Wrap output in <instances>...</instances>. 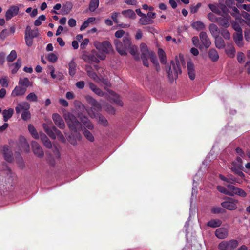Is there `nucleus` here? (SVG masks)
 <instances>
[{
	"mask_svg": "<svg viewBox=\"0 0 250 250\" xmlns=\"http://www.w3.org/2000/svg\"><path fill=\"white\" fill-rule=\"evenodd\" d=\"M114 44L116 51L119 54L125 56L127 54L126 51L128 50L131 55L137 54V47L131 44V39L128 34L124 36L123 38V42L118 39H115Z\"/></svg>",
	"mask_w": 250,
	"mask_h": 250,
	"instance_id": "1",
	"label": "nucleus"
},
{
	"mask_svg": "<svg viewBox=\"0 0 250 250\" xmlns=\"http://www.w3.org/2000/svg\"><path fill=\"white\" fill-rule=\"evenodd\" d=\"M43 130H45L46 134L52 139H55L56 136H57L59 139L62 142H65V137L62 133L61 131L56 128V127L52 124H43Z\"/></svg>",
	"mask_w": 250,
	"mask_h": 250,
	"instance_id": "2",
	"label": "nucleus"
},
{
	"mask_svg": "<svg viewBox=\"0 0 250 250\" xmlns=\"http://www.w3.org/2000/svg\"><path fill=\"white\" fill-rule=\"evenodd\" d=\"M180 62L176 59L175 62L171 61L170 67L167 72L168 77L170 79H176L178 77V74H181L182 71L181 69L180 63L184 62L183 58H180Z\"/></svg>",
	"mask_w": 250,
	"mask_h": 250,
	"instance_id": "3",
	"label": "nucleus"
},
{
	"mask_svg": "<svg viewBox=\"0 0 250 250\" xmlns=\"http://www.w3.org/2000/svg\"><path fill=\"white\" fill-rule=\"evenodd\" d=\"M106 58V55L104 54L93 50L89 54H85L82 55V59L87 62H94L99 63L100 60H104Z\"/></svg>",
	"mask_w": 250,
	"mask_h": 250,
	"instance_id": "4",
	"label": "nucleus"
},
{
	"mask_svg": "<svg viewBox=\"0 0 250 250\" xmlns=\"http://www.w3.org/2000/svg\"><path fill=\"white\" fill-rule=\"evenodd\" d=\"M65 121L67 123L70 130L76 132L81 128V124L72 113H68L65 117Z\"/></svg>",
	"mask_w": 250,
	"mask_h": 250,
	"instance_id": "5",
	"label": "nucleus"
},
{
	"mask_svg": "<svg viewBox=\"0 0 250 250\" xmlns=\"http://www.w3.org/2000/svg\"><path fill=\"white\" fill-rule=\"evenodd\" d=\"M94 46L97 50L102 51L101 53L104 54H108L112 51L111 44L109 41H103L102 42L96 41L94 42Z\"/></svg>",
	"mask_w": 250,
	"mask_h": 250,
	"instance_id": "6",
	"label": "nucleus"
},
{
	"mask_svg": "<svg viewBox=\"0 0 250 250\" xmlns=\"http://www.w3.org/2000/svg\"><path fill=\"white\" fill-rule=\"evenodd\" d=\"M238 245L237 240L223 241L219 243L218 248L220 250H233Z\"/></svg>",
	"mask_w": 250,
	"mask_h": 250,
	"instance_id": "7",
	"label": "nucleus"
},
{
	"mask_svg": "<svg viewBox=\"0 0 250 250\" xmlns=\"http://www.w3.org/2000/svg\"><path fill=\"white\" fill-rule=\"evenodd\" d=\"M238 201L232 198L228 197L226 200L221 204L222 207L229 210H235L237 208Z\"/></svg>",
	"mask_w": 250,
	"mask_h": 250,
	"instance_id": "8",
	"label": "nucleus"
},
{
	"mask_svg": "<svg viewBox=\"0 0 250 250\" xmlns=\"http://www.w3.org/2000/svg\"><path fill=\"white\" fill-rule=\"evenodd\" d=\"M231 20V17L228 14H225L218 17V21L216 23L220 26L223 28H228L229 27V21Z\"/></svg>",
	"mask_w": 250,
	"mask_h": 250,
	"instance_id": "9",
	"label": "nucleus"
},
{
	"mask_svg": "<svg viewBox=\"0 0 250 250\" xmlns=\"http://www.w3.org/2000/svg\"><path fill=\"white\" fill-rule=\"evenodd\" d=\"M227 188H228L229 190L231 191L232 194H233V196L234 195H236L241 197H246L247 196V193H246L244 190L238 188L234 186L228 184L227 185Z\"/></svg>",
	"mask_w": 250,
	"mask_h": 250,
	"instance_id": "10",
	"label": "nucleus"
},
{
	"mask_svg": "<svg viewBox=\"0 0 250 250\" xmlns=\"http://www.w3.org/2000/svg\"><path fill=\"white\" fill-rule=\"evenodd\" d=\"M20 8L16 5H12L9 8L5 13V19L6 21H9L12 18L16 16L19 12Z\"/></svg>",
	"mask_w": 250,
	"mask_h": 250,
	"instance_id": "11",
	"label": "nucleus"
},
{
	"mask_svg": "<svg viewBox=\"0 0 250 250\" xmlns=\"http://www.w3.org/2000/svg\"><path fill=\"white\" fill-rule=\"evenodd\" d=\"M52 119L54 124L57 127L61 129H63L65 127V124L64 120L58 113H53L52 115Z\"/></svg>",
	"mask_w": 250,
	"mask_h": 250,
	"instance_id": "12",
	"label": "nucleus"
},
{
	"mask_svg": "<svg viewBox=\"0 0 250 250\" xmlns=\"http://www.w3.org/2000/svg\"><path fill=\"white\" fill-rule=\"evenodd\" d=\"M31 146L32 151H33L34 154L39 158H42L43 157L44 153L39 144L36 141H32L31 142Z\"/></svg>",
	"mask_w": 250,
	"mask_h": 250,
	"instance_id": "13",
	"label": "nucleus"
},
{
	"mask_svg": "<svg viewBox=\"0 0 250 250\" xmlns=\"http://www.w3.org/2000/svg\"><path fill=\"white\" fill-rule=\"evenodd\" d=\"M199 38L204 47L208 48L210 47L211 41L206 32H200L199 33Z\"/></svg>",
	"mask_w": 250,
	"mask_h": 250,
	"instance_id": "14",
	"label": "nucleus"
},
{
	"mask_svg": "<svg viewBox=\"0 0 250 250\" xmlns=\"http://www.w3.org/2000/svg\"><path fill=\"white\" fill-rule=\"evenodd\" d=\"M215 235L220 239H224L228 236V229L224 227L218 228L215 231Z\"/></svg>",
	"mask_w": 250,
	"mask_h": 250,
	"instance_id": "15",
	"label": "nucleus"
},
{
	"mask_svg": "<svg viewBox=\"0 0 250 250\" xmlns=\"http://www.w3.org/2000/svg\"><path fill=\"white\" fill-rule=\"evenodd\" d=\"M19 146L21 151L26 152H28L30 151V146L28 144L26 139L23 137H20Z\"/></svg>",
	"mask_w": 250,
	"mask_h": 250,
	"instance_id": "16",
	"label": "nucleus"
},
{
	"mask_svg": "<svg viewBox=\"0 0 250 250\" xmlns=\"http://www.w3.org/2000/svg\"><path fill=\"white\" fill-rule=\"evenodd\" d=\"M30 108V105L27 102H23L18 104L15 108L16 114H18L22 111H28Z\"/></svg>",
	"mask_w": 250,
	"mask_h": 250,
	"instance_id": "17",
	"label": "nucleus"
},
{
	"mask_svg": "<svg viewBox=\"0 0 250 250\" xmlns=\"http://www.w3.org/2000/svg\"><path fill=\"white\" fill-rule=\"evenodd\" d=\"M2 152H3L5 160L8 162H11L13 160L12 153L9 149L8 145L4 146Z\"/></svg>",
	"mask_w": 250,
	"mask_h": 250,
	"instance_id": "18",
	"label": "nucleus"
},
{
	"mask_svg": "<svg viewBox=\"0 0 250 250\" xmlns=\"http://www.w3.org/2000/svg\"><path fill=\"white\" fill-rule=\"evenodd\" d=\"M26 87L16 86L12 90L11 95L13 97L23 96L26 92Z\"/></svg>",
	"mask_w": 250,
	"mask_h": 250,
	"instance_id": "19",
	"label": "nucleus"
},
{
	"mask_svg": "<svg viewBox=\"0 0 250 250\" xmlns=\"http://www.w3.org/2000/svg\"><path fill=\"white\" fill-rule=\"evenodd\" d=\"M213 38H214V44L216 48L219 49L225 48L226 44L222 37L218 36Z\"/></svg>",
	"mask_w": 250,
	"mask_h": 250,
	"instance_id": "20",
	"label": "nucleus"
},
{
	"mask_svg": "<svg viewBox=\"0 0 250 250\" xmlns=\"http://www.w3.org/2000/svg\"><path fill=\"white\" fill-rule=\"evenodd\" d=\"M187 69L188 77L190 78L191 80H194L195 78L194 63L191 62H188Z\"/></svg>",
	"mask_w": 250,
	"mask_h": 250,
	"instance_id": "21",
	"label": "nucleus"
},
{
	"mask_svg": "<svg viewBox=\"0 0 250 250\" xmlns=\"http://www.w3.org/2000/svg\"><path fill=\"white\" fill-rule=\"evenodd\" d=\"M233 38L234 42L239 47H242L244 44L242 42L243 36L242 33H234L233 34Z\"/></svg>",
	"mask_w": 250,
	"mask_h": 250,
	"instance_id": "22",
	"label": "nucleus"
},
{
	"mask_svg": "<svg viewBox=\"0 0 250 250\" xmlns=\"http://www.w3.org/2000/svg\"><path fill=\"white\" fill-rule=\"evenodd\" d=\"M233 167H231V170L233 173L236 174L238 176L241 178L245 177V174L242 171V165H238L237 166H235V163H232Z\"/></svg>",
	"mask_w": 250,
	"mask_h": 250,
	"instance_id": "23",
	"label": "nucleus"
},
{
	"mask_svg": "<svg viewBox=\"0 0 250 250\" xmlns=\"http://www.w3.org/2000/svg\"><path fill=\"white\" fill-rule=\"evenodd\" d=\"M209 30L213 37L218 36L221 29H219L217 25L211 23L209 25Z\"/></svg>",
	"mask_w": 250,
	"mask_h": 250,
	"instance_id": "24",
	"label": "nucleus"
},
{
	"mask_svg": "<svg viewBox=\"0 0 250 250\" xmlns=\"http://www.w3.org/2000/svg\"><path fill=\"white\" fill-rule=\"evenodd\" d=\"M14 114L13 109L10 108L8 110H4L2 111V114H3V121L6 122L8 121L10 118H12L13 114Z\"/></svg>",
	"mask_w": 250,
	"mask_h": 250,
	"instance_id": "25",
	"label": "nucleus"
},
{
	"mask_svg": "<svg viewBox=\"0 0 250 250\" xmlns=\"http://www.w3.org/2000/svg\"><path fill=\"white\" fill-rule=\"evenodd\" d=\"M87 100L89 104H90L92 106V108L94 110L97 111H100L101 109V106L99 103H98L95 99H93L92 97H88Z\"/></svg>",
	"mask_w": 250,
	"mask_h": 250,
	"instance_id": "26",
	"label": "nucleus"
},
{
	"mask_svg": "<svg viewBox=\"0 0 250 250\" xmlns=\"http://www.w3.org/2000/svg\"><path fill=\"white\" fill-rule=\"evenodd\" d=\"M19 84V86L26 87L27 88L28 87L31 86L32 83L27 77H24L23 78H20Z\"/></svg>",
	"mask_w": 250,
	"mask_h": 250,
	"instance_id": "27",
	"label": "nucleus"
},
{
	"mask_svg": "<svg viewBox=\"0 0 250 250\" xmlns=\"http://www.w3.org/2000/svg\"><path fill=\"white\" fill-rule=\"evenodd\" d=\"M85 71L87 72V75L89 77L95 80L97 78V75L95 72L93 71V67L91 65H86L85 66Z\"/></svg>",
	"mask_w": 250,
	"mask_h": 250,
	"instance_id": "28",
	"label": "nucleus"
},
{
	"mask_svg": "<svg viewBox=\"0 0 250 250\" xmlns=\"http://www.w3.org/2000/svg\"><path fill=\"white\" fill-rule=\"evenodd\" d=\"M208 57L212 62H216L219 59V55L217 51L214 49L211 48L208 51Z\"/></svg>",
	"mask_w": 250,
	"mask_h": 250,
	"instance_id": "29",
	"label": "nucleus"
},
{
	"mask_svg": "<svg viewBox=\"0 0 250 250\" xmlns=\"http://www.w3.org/2000/svg\"><path fill=\"white\" fill-rule=\"evenodd\" d=\"M77 64L73 60L70 61L68 64L69 74L73 77L76 74Z\"/></svg>",
	"mask_w": 250,
	"mask_h": 250,
	"instance_id": "30",
	"label": "nucleus"
},
{
	"mask_svg": "<svg viewBox=\"0 0 250 250\" xmlns=\"http://www.w3.org/2000/svg\"><path fill=\"white\" fill-rule=\"evenodd\" d=\"M192 28L195 29L196 31H201L206 28L202 21H197L193 22L191 24Z\"/></svg>",
	"mask_w": 250,
	"mask_h": 250,
	"instance_id": "31",
	"label": "nucleus"
},
{
	"mask_svg": "<svg viewBox=\"0 0 250 250\" xmlns=\"http://www.w3.org/2000/svg\"><path fill=\"white\" fill-rule=\"evenodd\" d=\"M222 221L216 219H211V220L208 222L207 225L208 227H210L211 228H217L221 226Z\"/></svg>",
	"mask_w": 250,
	"mask_h": 250,
	"instance_id": "32",
	"label": "nucleus"
},
{
	"mask_svg": "<svg viewBox=\"0 0 250 250\" xmlns=\"http://www.w3.org/2000/svg\"><path fill=\"white\" fill-rule=\"evenodd\" d=\"M89 87L92 91L95 93L96 94L102 96L104 95V93L103 91H102L100 88H99L95 84L92 83H89Z\"/></svg>",
	"mask_w": 250,
	"mask_h": 250,
	"instance_id": "33",
	"label": "nucleus"
},
{
	"mask_svg": "<svg viewBox=\"0 0 250 250\" xmlns=\"http://www.w3.org/2000/svg\"><path fill=\"white\" fill-rule=\"evenodd\" d=\"M122 14L126 18L134 19L136 18V14L133 10L127 9L122 11Z\"/></svg>",
	"mask_w": 250,
	"mask_h": 250,
	"instance_id": "34",
	"label": "nucleus"
},
{
	"mask_svg": "<svg viewBox=\"0 0 250 250\" xmlns=\"http://www.w3.org/2000/svg\"><path fill=\"white\" fill-rule=\"evenodd\" d=\"M73 8V4L70 2H66L65 4L62 6V11L64 14H68L72 10Z\"/></svg>",
	"mask_w": 250,
	"mask_h": 250,
	"instance_id": "35",
	"label": "nucleus"
},
{
	"mask_svg": "<svg viewBox=\"0 0 250 250\" xmlns=\"http://www.w3.org/2000/svg\"><path fill=\"white\" fill-rule=\"evenodd\" d=\"M139 22H140L141 25H147L152 24L153 23V21L147 18L146 15H144V16L141 17Z\"/></svg>",
	"mask_w": 250,
	"mask_h": 250,
	"instance_id": "36",
	"label": "nucleus"
},
{
	"mask_svg": "<svg viewBox=\"0 0 250 250\" xmlns=\"http://www.w3.org/2000/svg\"><path fill=\"white\" fill-rule=\"evenodd\" d=\"M99 0H91L89 1V10L90 11H94L99 7Z\"/></svg>",
	"mask_w": 250,
	"mask_h": 250,
	"instance_id": "37",
	"label": "nucleus"
},
{
	"mask_svg": "<svg viewBox=\"0 0 250 250\" xmlns=\"http://www.w3.org/2000/svg\"><path fill=\"white\" fill-rule=\"evenodd\" d=\"M28 129L29 130L30 134H31L33 138L35 139H38L39 138L38 132L36 131L35 127L31 124H29L28 125Z\"/></svg>",
	"mask_w": 250,
	"mask_h": 250,
	"instance_id": "38",
	"label": "nucleus"
},
{
	"mask_svg": "<svg viewBox=\"0 0 250 250\" xmlns=\"http://www.w3.org/2000/svg\"><path fill=\"white\" fill-rule=\"evenodd\" d=\"M94 21H95V18L91 17L88 18V19L84 21L83 23L82 24L80 27V30L83 31L84 30H85L86 28L88 27L89 24L90 23L93 22Z\"/></svg>",
	"mask_w": 250,
	"mask_h": 250,
	"instance_id": "39",
	"label": "nucleus"
},
{
	"mask_svg": "<svg viewBox=\"0 0 250 250\" xmlns=\"http://www.w3.org/2000/svg\"><path fill=\"white\" fill-rule=\"evenodd\" d=\"M158 57L160 58L161 63L162 64H165L166 62V58L164 51L161 48L158 49Z\"/></svg>",
	"mask_w": 250,
	"mask_h": 250,
	"instance_id": "40",
	"label": "nucleus"
},
{
	"mask_svg": "<svg viewBox=\"0 0 250 250\" xmlns=\"http://www.w3.org/2000/svg\"><path fill=\"white\" fill-rule=\"evenodd\" d=\"M225 52L226 54H227L230 58H233L236 53V51L235 50L234 47L233 45H231L226 49L225 50Z\"/></svg>",
	"mask_w": 250,
	"mask_h": 250,
	"instance_id": "41",
	"label": "nucleus"
},
{
	"mask_svg": "<svg viewBox=\"0 0 250 250\" xmlns=\"http://www.w3.org/2000/svg\"><path fill=\"white\" fill-rule=\"evenodd\" d=\"M225 28H221L220 34H221L222 38L226 40H229L230 38V34L229 30L225 29Z\"/></svg>",
	"mask_w": 250,
	"mask_h": 250,
	"instance_id": "42",
	"label": "nucleus"
},
{
	"mask_svg": "<svg viewBox=\"0 0 250 250\" xmlns=\"http://www.w3.org/2000/svg\"><path fill=\"white\" fill-rule=\"evenodd\" d=\"M82 123H83L85 127L89 130H92L93 128V125L91 123V122L88 120V118L86 117H84L83 119L82 120Z\"/></svg>",
	"mask_w": 250,
	"mask_h": 250,
	"instance_id": "43",
	"label": "nucleus"
},
{
	"mask_svg": "<svg viewBox=\"0 0 250 250\" xmlns=\"http://www.w3.org/2000/svg\"><path fill=\"white\" fill-rule=\"evenodd\" d=\"M217 190L221 193L227 195H229L230 196H233V194L229 190H227L224 187L222 186H218L217 187Z\"/></svg>",
	"mask_w": 250,
	"mask_h": 250,
	"instance_id": "44",
	"label": "nucleus"
},
{
	"mask_svg": "<svg viewBox=\"0 0 250 250\" xmlns=\"http://www.w3.org/2000/svg\"><path fill=\"white\" fill-rule=\"evenodd\" d=\"M17 58V53L15 50H12L7 57V61L8 62H12Z\"/></svg>",
	"mask_w": 250,
	"mask_h": 250,
	"instance_id": "45",
	"label": "nucleus"
},
{
	"mask_svg": "<svg viewBox=\"0 0 250 250\" xmlns=\"http://www.w3.org/2000/svg\"><path fill=\"white\" fill-rule=\"evenodd\" d=\"M83 134L85 137L89 141L93 142L95 140L92 134L88 130L85 129L83 131Z\"/></svg>",
	"mask_w": 250,
	"mask_h": 250,
	"instance_id": "46",
	"label": "nucleus"
},
{
	"mask_svg": "<svg viewBox=\"0 0 250 250\" xmlns=\"http://www.w3.org/2000/svg\"><path fill=\"white\" fill-rule=\"evenodd\" d=\"M211 212L214 214L225 213L226 212V210L220 207H216L211 208Z\"/></svg>",
	"mask_w": 250,
	"mask_h": 250,
	"instance_id": "47",
	"label": "nucleus"
},
{
	"mask_svg": "<svg viewBox=\"0 0 250 250\" xmlns=\"http://www.w3.org/2000/svg\"><path fill=\"white\" fill-rule=\"evenodd\" d=\"M46 17L44 15L40 16L38 19H36L34 21V25L36 26L42 25V21H45Z\"/></svg>",
	"mask_w": 250,
	"mask_h": 250,
	"instance_id": "48",
	"label": "nucleus"
},
{
	"mask_svg": "<svg viewBox=\"0 0 250 250\" xmlns=\"http://www.w3.org/2000/svg\"><path fill=\"white\" fill-rule=\"evenodd\" d=\"M26 99L28 101L37 102L38 101V97L34 92H31L28 94Z\"/></svg>",
	"mask_w": 250,
	"mask_h": 250,
	"instance_id": "49",
	"label": "nucleus"
},
{
	"mask_svg": "<svg viewBox=\"0 0 250 250\" xmlns=\"http://www.w3.org/2000/svg\"><path fill=\"white\" fill-rule=\"evenodd\" d=\"M47 60L52 63H54L58 60V57L54 53L48 54L47 57Z\"/></svg>",
	"mask_w": 250,
	"mask_h": 250,
	"instance_id": "50",
	"label": "nucleus"
},
{
	"mask_svg": "<svg viewBox=\"0 0 250 250\" xmlns=\"http://www.w3.org/2000/svg\"><path fill=\"white\" fill-rule=\"evenodd\" d=\"M31 118V113L29 110L24 111L21 114V118L23 121H27Z\"/></svg>",
	"mask_w": 250,
	"mask_h": 250,
	"instance_id": "51",
	"label": "nucleus"
},
{
	"mask_svg": "<svg viewBox=\"0 0 250 250\" xmlns=\"http://www.w3.org/2000/svg\"><path fill=\"white\" fill-rule=\"evenodd\" d=\"M202 5V4L200 3H198L196 4V5H191L190 6V12L192 14H194L198 11L199 9Z\"/></svg>",
	"mask_w": 250,
	"mask_h": 250,
	"instance_id": "52",
	"label": "nucleus"
},
{
	"mask_svg": "<svg viewBox=\"0 0 250 250\" xmlns=\"http://www.w3.org/2000/svg\"><path fill=\"white\" fill-rule=\"evenodd\" d=\"M232 27L234 30L236 31V33H242L241 27L237 22H233L232 23Z\"/></svg>",
	"mask_w": 250,
	"mask_h": 250,
	"instance_id": "53",
	"label": "nucleus"
},
{
	"mask_svg": "<svg viewBox=\"0 0 250 250\" xmlns=\"http://www.w3.org/2000/svg\"><path fill=\"white\" fill-rule=\"evenodd\" d=\"M192 43H193L194 46H195L196 47H198L200 49L202 48V45L199 44V38L198 37L194 36V37H192Z\"/></svg>",
	"mask_w": 250,
	"mask_h": 250,
	"instance_id": "54",
	"label": "nucleus"
},
{
	"mask_svg": "<svg viewBox=\"0 0 250 250\" xmlns=\"http://www.w3.org/2000/svg\"><path fill=\"white\" fill-rule=\"evenodd\" d=\"M208 18L209 19V21L213 22H216L218 21V17L212 13H209L208 14Z\"/></svg>",
	"mask_w": 250,
	"mask_h": 250,
	"instance_id": "55",
	"label": "nucleus"
},
{
	"mask_svg": "<svg viewBox=\"0 0 250 250\" xmlns=\"http://www.w3.org/2000/svg\"><path fill=\"white\" fill-rule=\"evenodd\" d=\"M39 34L38 29V28H36L35 30H32L30 32V33H28L27 36L28 37L36 38L38 37Z\"/></svg>",
	"mask_w": 250,
	"mask_h": 250,
	"instance_id": "56",
	"label": "nucleus"
},
{
	"mask_svg": "<svg viewBox=\"0 0 250 250\" xmlns=\"http://www.w3.org/2000/svg\"><path fill=\"white\" fill-rule=\"evenodd\" d=\"M245 55L242 52H238L237 55V60L239 63H242L244 62Z\"/></svg>",
	"mask_w": 250,
	"mask_h": 250,
	"instance_id": "57",
	"label": "nucleus"
},
{
	"mask_svg": "<svg viewBox=\"0 0 250 250\" xmlns=\"http://www.w3.org/2000/svg\"><path fill=\"white\" fill-rule=\"evenodd\" d=\"M149 58L150 61L154 64H158L156 54L153 52H150Z\"/></svg>",
	"mask_w": 250,
	"mask_h": 250,
	"instance_id": "58",
	"label": "nucleus"
},
{
	"mask_svg": "<svg viewBox=\"0 0 250 250\" xmlns=\"http://www.w3.org/2000/svg\"><path fill=\"white\" fill-rule=\"evenodd\" d=\"M237 7L240 9H243L245 11L250 12V4H237Z\"/></svg>",
	"mask_w": 250,
	"mask_h": 250,
	"instance_id": "59",
	"label": "nucleus"
},
{
	"mask_svg": "<svg viewBox=\"0 0 250 250\" xmlns=\"http://www.w3.org/2000/svg\"><path fill=\"white\" fill-rule=\"evenodd\" d=\"M230 13L233 17H238L240 16V12L236 7H232V12H230Z\"/></svg>",
	"mask_w": 250,
	"mask_h": 250,
	"instance_id": "60",
	"label": "nucleus"
},
{
	"mask_svg": "<svg viewBox=\"0 0 250 250\" xmlns=\"http://www.w3.org/2000/svg\"><path fill=\"white\" fill-rule=\"evenodd\" d=\"M34 38L28 37L27 36H24V40H25L26 44L28 47H31L33 43V39Z\"/></svg>",
	"mask_w": 250,
	"mask_h": 250,
	"instance_id": "61",
	"label": "nucleus"
},
{
	"mask_svg": "<svg viewBox=\"0 0 250 250\" xmlns=\"http://www.w3.org/2000/svg\"><path fill=\"white\" fill-rule=\"evenodd\" d=\"M125 34L124 30L120 29L119 30H117L115 33V37L117 38H122Z\"/></svg>",
	"mask_w": 250,
	"mask_h": 250,
	"instance_id": "62",
	"label": "nucleus"
},
{
	"mask_svg": "<svg viewBox=\"0 0 250 250\" xmlns=\"http://www.w3.org/2000/svg\"><path fill=\"white\" fill-rule=\"evenodd\" d=\"M53 153L55 158L58 159H60L61 155L60 154L59 151L57 147L54 146L53 148Z\"/></svg>",
	"mask_w": 250,
	"mask_h": 250,
	"instance_id": "63",
	"label": "nucleus"
},
{
	"mask_svg": "<svg viewBox=\"0 0 250 250\" xmlns=\"http://www.w3.org/2000/svg\"><path fill=\"white\" fill-rule=\"evenodd\" d=\"M240 16H242L245 20L250 22V13L248 14L245 11H242Z\"/></svg>",
	"mask_w": 250,
	"mask_h": 250,
	"instance_id": "64",
	"label": "nucleus"
}]
</instances>
